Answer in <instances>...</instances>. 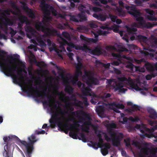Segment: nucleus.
I'll return each instance as SVG.
<instances>
[{
  "label": "nucleus",
  "mask_w": 157,
  "mask_h": 157,
  "mask_svg": "<svg viewBox=\"0 0 157 157\" xmlns=\"http://www.w3.org/2000/svg\"><path fill=\"white\" fill-rule=\"evenodd\" d=\"M52 104H49V106L50 107L49 109L50 112L52 115L51 118L49 120L50 123V127L52 128L55 127L56 125L58 127V130L60 131H64L66 133H67V131L68 130L74 128L79 130L78 128L76 126V125H78L79 124L78 122L76 121L75 118L73 116L71 118H68V121H72L74 123V124H63V123L65 120V117L63 116L58 117L59 116L57 112V105L55 101L52 100Z\"/></svg>",
  "instance_id": "obj_1"
},
{
  "label": "nucleus",
  "mask_w": 157,
  "mask_h": 157,
  "mask_svg": "<svg viewBox=\"0 0 157 157\" xmlns=\"http://www.w3.org/2000/svg\"><path fill=\"white\" fill-rule=\"evenodd\" d=\"M119 82H114V84H113V86L115 89V91L118 90L119 93H124L127 90V89L124 88V84L123 82L128 84L133 89L136 91H140L142 89L137 84L134 82L130 78H127L123 77L117 78Z\"/></svg>",
  "instance_id": "obj_2"
},
{
  "label": "nucleus",
  "mask_w": 157,
  "mask_h": 157,
  "mask_svg": "<svg viewBox=\"0 0 157 157\" xmlns=\"http://www.w3.org/2000/svg\"><path fill=\"white\" fill-rule=\"evenodd\" d=\"M116 124L111 123L108 125V128L110 129L108 131V133L110 135L111 138L105 134L104 136L105 140L107 142L112 140L113 146L117 147L120 145L121 141L123 138L124 135L122 133H119L117 134L115 132L112 131V129L116 128Z\"/></svg>",
  "instance_id": "obj_3"
},
{
  "label": "nucleus",
  "mask_w": 157,
  "mask_h": 157,
  "mask_svg": "<svg viewBox=\"0 0 157 157\" xmlns=\"http://www.w3.org/2000/svg\"><path fill=\"white\" fill-rule=\"evenodd\" d=\"M45 131L44 130H35L34 134L28 137V140L29 142H27L25 140H21L19 139L17 136L15 135H11L8 136V138L10 140H15L18 142L20 146L22 149H24L26 147L31 144V141H37V140L36 139L35 135L43 134H45Z\"/></svg>",
  "instance_id": "obj_4"
},
{
  "label": "nucleus",
  "mask_w": 157,
  "mask_h": 157,
  "mask_svg": "<svg viewBox=\"0 0 157 157\" xmlns=\"http://www.w3.org/2000/svg\"><path fill=\"white\" fill-rule=\"evenodd\" d=\"M24 28L28 38L31 39L32 37H34L35 40L39 44V45L41 47H45L46 46V44L42 40V38L44 36V35H41L31 26H25Z\"/></svg>",
  "instance_id": "obj_5"
},
{
  "label": "nucleus",
  "mask_w": 157,
  "mask_h": 157,
  "mask_svg": "<svg viewBox=\"0 0 157 157\" xmlns=\"http://www.w3.org/2000/svg\"><path fill=\"white\" fill-rule=\"evenodd\" d=\"M35 27L37 30L41 31L48 37L55 36L57 32V31L52 27H48L44 21L36 22L35 24Z\"/></svg>",
  "instance_id": "obj_6"
},
{
  "label": "nucleus",
  "mask_w": 157,
  "mask_h": 157,
  "mask_svg": "<svg viewBox=\"0 0 157 157\" xmlns=\"http://www.w3.org/2000/svg\"><path fill=\"white\" fill-rule=\"evenodd\" d=\"M25 90L24 91L27 93L28 94H30L34 97L37 98L41 97L42 99H44L45 98L48 97V94L46 93L47 90V88H45L43 89V94H41L38 91H34L35 88L33 86V82L31 83L30 85L27 87H25Z\"/></svg>",
  "instance_id": "obj_7"
},
{
  "label": "nucleus",
  "mask_w": 157,
  "mask_h": 157,
  "mask_svg": "<svg viewBox=\"0 0 157 157\" xmlns=\"http://www.w3.org/2000/svg\"><path fill=\"white\" fill-rule=\"evenodd\" d=\"M82 78L86 81V83L90 87H92L93 85H97L99 83L98 79L93 76L91 72L90 71H85Z\"/></svg>",
  "instance_id": "obj_8"
},
{
  "label": "nucleus",
  "mask_w": 157,
  "mask_h": 157,
  "mask_svg": "<svg viewBox=\"0 0 157 157\" xmlns=\"http://www.w3.org/2000/svg\"><path fill=\"white\" fill-rule=\"evenodd\" d=\"M80 50L87 52L90 54L94 55L99 56L103 53V50L99 46H97L94 49L89 48L86 44L80 46Z\"/></svg>",
  "instance_id": "obj_9"
},
{
  "label": "nucleus",
  "mask_w": 157,
  "mask_h": 157,
  "mask_svg": "<svg viewBox=\"0 0 157 157\" xmlns=\"http://www.w3.org/2000/svg\"><path fill=\"white\" fill-rule=\"evenodd\" d=\"M1 18L4 19L5 21H2V22H0V28L6 33L8 30V26L13 25L14 23V21L13 19H10L6 17H4L3 16H1Z\"/></svg>",
  "instance_id": "obj_10"
},
{
  "label": "nucleus",
  "mask_w": 157,
  "mask_h": 157,
  "mask_svg": "<svg viewBox=\"0 0 157 157\" xmlns=\"http://www.w3.org/2000/svg\"><path fill=\"white\" fill-rule=\"evenodd\" d=\"M125 8L128 11V13L133 15L135 18L138 16H140L141 13L140 11L136 9L134 6H129L126 5Z\"/></svg>",
  "instance_id": "obj_11"
},
{
  "label": "nucleus",
  "mask_w": 157,
  "mask_h": 157,
  "mask_svg": "<svg viewBox=\"0 0 157 157\" xmlns=\"http://www.w3.org/2000/svg\"><path fill=\"white\" fill-rule=\"evenodd\" d=\"M136 18V20L139 22V23L140 25V26L143 28L147 29L153 27L155 24H152L149 22H146L144 21V18L140 16H138Z\"/></svg>",
  "instance_id": "obj_12"
},
{
  "label": "nucleus",
  "mask_w": 157,
  "mask_h": 157,
  "mask_svg": "<svg viewBox=\"0 0 157 157\" xmlns=\"http://www.w3.org/2000/svg\"><path fill=\"white\" fill-rule=\"evenodd\" d=\"M136 28H142L140 26V25L139 23L136 22H134L131 25V27H129L128 26H126L127 31L129 34H132L135 33L137 31V29Z\"/></svg>",
  "instance_id": "obj_13"
},
{
  "label": "nucleus",
  "mask_w": 157,
  "mask_h": 157,
  "mask_svg": "<svg viewBox=\"0 0 157 157\" xmlns=\"http://www.w3.org/2000/svg\"><path fill=\"white\" fill-rule=\"evenodd\" d=\"M70 113H71L72 115L73 116H75L76 115L77 116V117L78 118L79 122H80L81 121L85 120V118H83L82 116H80V115H82L83 117L88 119H89L90 118V117L84 111L82 110H80L79 112H78V111H73Z\"/></svg>",
  "instance_id": "obj_14"
},
{
  "label": "nucleus",
  "mask_w": 157,
  "mask_h": 157,
  "mask_svg": "<svg viewBox=\"0 0 157 157\" xmlns=\"http://www.w3.org/2000/svg\"><path fill=\"white\" fill-rule=\"evenodd\" d=\"M135 61L136 63L138 64L144 63V67L147 71H154L153 65L149 63H145V60L144 59L141 58L140 59H135Z\"/></svg>",
  "instance_id": "obj_15"
},
{
  "label": "nucleus",
  "mask_w": 157,
  "mask_h": 157,
  "mask_svg": "<svg viewBox=\"0 0 157 157\" xmlns=\"http://www.w3.org/2000/svg\"><path fill=\"white\" fill-rule=\"evenodd\" d=\"M36 142L31 141L30 144L23 149L26 157H31L34 149L33 144Z\"/></svg>",
  "instance_id": "obj_16"
},
{
  "label": "nucleus",
  "mask_w": 157,
  "mask_h": 157,
  "mask_svg": "<svg viewBox=\"0 0 157 157\" xmlns=\"http://www.w3.org/2000/svg\"><path fill=\"white\" fill-rule=\"evenodd\" d=\"M19 56L17 54L14 55L13 56H8V57L11 60H16L18 61V65L21 68H26L25 63L19 60Z\"/></svg>",
  "instance_id": "obj_17"
},
{
  "label": "nucleus",
  "mask_w": 157,
  "mask_h": 157,
  "mask_svg": "<svg viewBox=\"0 0 157 157\" xmlns=\"http://www.w3.org/2000/svg\"><path fill=\"white\" fill-rule=\"evenodd\" d=\"M93 16L98 20L101 21H104L109 18L108 16L105 13H94Z\"/></svg>",
  "instance_id": "obj_18"
},
{
  "label": "nucleus",
  "mask_w": 157,
  "mask_h": 157,
  "mask_svg": "<svg viewBox=\"0 0 157 157\" xmlns=\"http://www.w3.org/2000/svg\"><path fill=\"white\" fill-rule=\"evenodd\" d=\"M47 42L50 51H54L58 53V50L56 48V44L54 43H52L49 39H47Z\"/></svg>",
  "instance_id": "obj_19"
},
{
  "label": "nucleus",
  "mask_w": 157,
  "mask_h": 157,
  "mask_svg": "<svg viewBox=\"0 0 157 157\" xmlns=\"http://www.w3.org/2000/svg\"><path fill=\"white\" fill-rule=\"evenodd\" d=\"M40 5L43 9H50L52 11L55 10L53 6H50L48 4L46 3L45 0H41Z\"/></svg>",
  "instance_id": "obj_20"
},
{
  "label": "nucleus",
  "mask_w": 157,
  "mask_h": 157,
  "mask_svg": "<svg viewBox=\"0 0 157 157\" xmlns=\"http://www.w3.org/2000/svg\"><path fill=\"white\" fill-rule=\"evenodd\" d=\"M80 39L82 41H84L85 42L89 43L90 42L95 43L98 40L97 38H95V39L91 38H88L82 35H81L80 36Z\"/></svg>",
  "instance_id": "obj_21"
},
{
  "label": "nucleus",
  "mask_w": 157,
  "mask_h": 157,
  "mask_svg": "<svg viewBox=\"0 0 157 157\" xmlns=\"http://www.w3.org/2000/svg\"><path fill=\"white\" fill-rule=\"evenodd\" d=\"M147 112L149 114V117L150 118L154 120L157 118V113L154 109L150 108L148 109Z\"/></svg>",
  "instance_id": "obj_22"
},
{
  "label": "nucleus",
  "mask_w": 157,
  "mask_h": 157,
  "mask_svg": "<svg viewBox=\"0 0 157 157\" xmlns=\"http://www.w3.org/2000/svg\"><path fill=\"white\" fill-rule=\"evenodd\" d=\"M60 38L61 41L60 42V45L62 46L65 45L66 44H67L68 46L71 47V48H74L75 45L73 43L70 42L68 43L67 40L61 36Z\"/></svg>",
  "instance_id": "obj_23"
},
{
  "label": "nucleus",
  "mask_w": 157,
  "mask_h": 157,
  "mask_svg": "<svg viewBox=\"0 0 157 157\" xmlns=\"http://www.w3.org/2000/svg\"><path fill=\"white\" fill-rule=\"evenodd\" d=\"M91 32L96 38H97L99 35L106 36L109 33V32L104 30H100L98 32L92 31Z\"/></svg>",
  "instance_id": "obj_24"
},
{
  "label": "nucleus",
  "mask_w": 157,
  "mask_h": 157,
  "mask_svg": "<svg viewBox=\"0 0 157 157\" xmlns=\"http://www.w3.org/2000/svg\"><path fill=\"white\" fill-rule=\"evenodd\" d=\"M90 87H86L84 84L82 85V91L83 94L85 95H90V92L91 90V89Z\"/></svg>",
  "instance_id": "obj_25"
},
{
  "label": "nucleus",
  "mask_w": 157,
  "mask_h": 157,
  "mask_svg": "<svg viewBox=\"0 0 157 157\" xmlns=\"http://www.w3.org/2000/svg\"><path fill=\"white\" fill-rule=\"evenodd\" d=\"M25 10L26 11L29 17L33 19H35L36 17L35 13L34 11L30 9L29 7H26L25 8Z\"/></svg>",
  "instance_id": "obj_26"
},
{
  "label": "nucleus",
  "mask_w": 157,
  "mask_h": 157,
  "mask_svg": "<svg viewBox=\"0 0 157 157\" xmlns=\"http://www.w3.org/2000/svg\"><path fill=\"white\" fill-rule=\"evenodd\" d=\"M79 22H82L86 21L87 20V17L85 15V13H80L77 14Z\"/></svg>",
  "instance_id": "obj_27"
},
{
  "label": "nucleus",
  "mask_w": 157,
  "mask_h": 157,
  "mask_svg": "<svg viewBox=\"0 0 157 157\" xmlns=\"http://www.w3.org/2000/svg\"><path fill=\"white\" fill-rule=\"evenodd\" d=\"M150 45L152 48H157V37L151 36L150 40Z\"/></svg>",
  "instance_id": "obj_28"
},
{
  "label": "nucleus",
  "mask_w": 157,
  "mask_h": 157,
  "mask_svg": "<svg viewBox=\"0 0 157 157\" xmlns=\"http://www.w3.org/2000/svg\"><path fill=\"white\" fill-rule=\"evenodd\" d=\"M76 59L78 61V63L76 66V69L81 70V69L83 67L82 59L78 56H76Z\"/></svg>",
  "instance_id": "obj_29"
},
{
  "label": "nucleus",
  "mask_w": 157,
  "mask_h": 157,
  "mask_svg": "<svg viewBox=\"0 0 157 157\" xmlns=\"http://www.w3.org/2000/svg\"><path fill=\"white\" fill-rule=\"evenodd\" d=\"M86 9V6L84 5H80L78 7V9L81 12V13H86L88 14H90L89 10Z\"/></svg>",
  "instance_id": "obj_30"
},
{
  "label": "nucleus",
  "mask_w": 157,
  "mask_h": 157,
  "mask_svg": "<svg viewBox=\"0 0 157 157\" xmlns=\"http://www.w3.org/2000/svg\"><path fill=\"white\" fill-rule=\"evenodd\" d=\"M21 19H22L23 21H24V23L26 24L25 26H30L31 25L30 21L28 20L27 17L25 15H22L19 16Z\"/></svg>",
  "instance_id": "obj_31"
},
{
  "label": "nucleus",
  "mask_w": 157,
  "mask_h": 157,
  "mask_svg": "<svg viewBox=\"0 0 157 157\" xmlns=\"http://www.w3.org/2000/svg\"><path fill=\"white\" fill-rule=\"evenodd\" d=\"M135 127L136 129H139L140 132L144 134V130H145V127L144 124H142L140 125L137 124Z\"/></svg>",
  "instance_id": "obj_32"
},
{
  "label": "nucleus",
  "mask_w": 157,
  "mask_h": 157,
  "mask_svg": "<svg viewBox=\"0 0 157 157\" xmlns=\"http://www.w3.org/2000/svg\"><path fill=\"white\" fill-rule=\"evenodd\" d=\"M105 109L102 105H99L96 108V111L98 114H101L104 112Z\"/></svg>",
  "instance_id": "obj_33"
},
{
  "label": "nucleus",
  "mask_w": 157,
  "mask_h": 157,
  "mask_svg": "<svg viewBox=\"0 0 157 157\" xmlns=\"http://www.w3.org/2000/svg\"><path fill=\"white\" fill-rule=\"evenodd\" d=\"M65 91L69 94H71L73 92V88L70 85H68L66 86Z\"/></svg>",
  "instance_id": "obj_34"
},
{
  "label": "nucleus",
  "mask_w": 157,
  "mask_h": 157,
  "mask_svg": "<svg viewBox=\"0 0 157 157\" xmlns=\"http://www.w3.org/2000/svg\"><path fill=\"white\" fill-rule=\"evenodd\" d=\"M82 72L81 70L76 69L74 75L72 77L78 79L79 76L82 75Z\"/></svg>",
  "instance_id": "obj_35"
},
{
  "label": "nucleus",
  "mask_w": 157,
  "mask_h": 157,
  "mask_svg": "<svg viewBox=\"0 0 157 157\" xmlns=\"http://www.w3.org/2000/svg\"><path fill=\"white\" fill-rule=\"evenodd\" d=\"M140 110V106L136 105H133L129 109V111L130 112H134Z\"/></svg>",
  "instance_id": "obj_36"
},
{
  "label": "nucleus",
  "mask_w": 157,
  "mask_h": 157,
  "mask_svg": "<svg viewBox=\"0 0 157 157\" xmlns=\"http://www.w3.org/2000/svg\"><path fill=\"white\" fill-rule=\"evenodd\" d=\"M47 97L49 99L48 101H47L46 100L43 101L42 102L44 105H49V104H50V103L52 101V99L53 98V97L52 96L50 95Z\"/></svg>",
  "instance_id": "obj_37"
},
{
  "label": "nucleus",
  "mask_w": 157,
  "mask_h": 157,
  "mask_svg": "<svg viewBox=\"0 0 157 157\" xmlns=\"http://www.w3.org/2000/svg\"><path fill=\"white\" fill-rule=\"evenodd\" d=\"M117 10L118 13V15L120 16L124 17L126 14L125 12L123 10L122 8H118Z\"/></svg>",
  "instance_id": "obj_38"
},
{
  "label": "nucleus",
  "mask_w": 157,
  "mask_h": 157,
  "mask_svg": "<svg viewBox=\"0 0 157 157\" xmlns=\"http://www.w3.org/2000/svg\"><path fill=\"white\" fill-rule=\"evenodd\" d=\"M62 36L67 40L70 41L71 40V37L69 34L67 32H64L62 33Z\"/></svg>",
  "instance_id": "obj_39"
},
{
  "label": "nucleus",
  "mask_w": 157,
  "mask_h": 157,
  "mask_svg": "<svg viewBox=\"0 0 157 157\" xmlns=\"http://www.w3.org/2000/svg\"><path fill=\"white\" fill-rule=\"evenodd\" d=\"M137 38L140 41L143 42H145L147 40V37L141 35H138L137 36Z\"/></svg>",
  "instance_id": "obj_40"
},
{
  "label": "nucleus",
  "mask_w": 157,
  "mask_h": 157,
  "mask_svg": "<svg viewBox=\"0 0 157 157\" xmlns=\"http://www.w3.org/2000/svg\"><path fill=\"white\" fill-rule=\"evenodd\" d=\"M70 21L76 22H79L77 16L74 15H71L70 16Z\"/></svg>",
  "instance_id": "obj_41"
},
{
  "label": "nucleus",
  "mask_w": 157,
  "mask_h": 157,
  "mask_svg": "<svg viewBox=\"0 0 157 157\" xmlns=\"http://www.w3.org/2000/svg\"><path fill=\"white\" fill-rule=\"evenodd\" d=\"M18 20L19 21L18 24V27L19 29H23L22 26H23L24 21H23L22 19H21L19 16L18 17Z\"/></svg>",
  "instance_id": "obj_42"
},
{
  "label": "nucleus",
  "mask_w": 157,
  "mask_h": 157,
  "mask_svg": "<svg viewBox=\"0 0 157 157\" xmlns=\"http://www.w3.org/2000/svg\"><path fill=\"white\" fill-rule=\"evenodd\" d=\"M90 9L92 10L94 12H98L101 10V9L100 8L97 7H93L89 4L88 5Z\"/></svg>",
  "instance_id": "obj_43"
},
{
  "label": "nucleus",
  "mask_w": 157,
  "mask_h": 157,
  "mask_svg": "<svg viewBox=\"0 0 157 157\" xmlns=\"http://www.w3.org/2000/svg\"><path fill=\"white\" fill-rule=\"evenodd\" d=\"M80 137H78V139L79 140H82L83 142H86L87 141V139L86 137V136L84 133H81L80 134Z\"/></svg>",
  "instance_id": "obj_44"
},
{
  "label": "nucleus",
  "mask_w": 157,
  "mask_h": 157,
  "mask_svg": "<svg viewBox=\"0 0 157 157\" xmlns=\"http://www.w3.org/2000/svg\"><path fill=\"white\" fill-rule=\"evenodd\" d=\"M90 143L92 144V147L94 149H97L98 147H100L99 146V144L97 142L91 141H90Z\"/></svg>",
  "instance_id": "obj_45"
},
{
  "label": "nucleus",
  "mask_w": 157,
  "mask_h": 157,
  "mask_svg": "<svg viewBox=\"0 0 157 157\" xmlns=\"http://www.w3.org/2000/svg\"><path fill=\"white\" fill-rule=\"evenodd\" d=\"M122 63L121 59H119L117 60H114L111 63V64L114 66H118Z\"/></svg>",
  "instance_id": "obj_46"
},
{
  "label": "nucleus",
  "mask_w": 157,
  "mask_h": 157,
  "mask_svg": "<svg viewBox=\"0 0 157 157\" xmlns=\"http://www.w3.org/2000/svg\"><path fill=\"white\" fill-rule=\"evenodd\" d=\"M71 103L70 102L68 103L67 104H66V107L68 109L67 110V111H69V110L70 112H71L72 111H74V107L70 105Z\"/></svg>",
  "instance_id": "obj_47"
},
{
  "label": "nucleus",
  "mask_w": 157,
  "mask_h": 157,
  "mask_svg": "<svg viewBox=\"0 0 157 157\" xmlns=\"http://www.w3.org/2000/svg\"><path fill=\"white\" fill-rule=\"evenodd\" d=\"M70 136L74 139H77L78 136L77 134L74 132H70L69 133Z\"/></svg>",
  "instance_id": "obj_48"
},
{
  "label": "nucleus",
  "mask_w": 157,
  "mask_h": 157,
  "mask_svg": "<svg viewBox=\"0 0 157 157\" xmlns=\"http://www.w3.org/2000/svg\"><path fill=\"white\" fill-rule=\"evenodd\" d=\"M106 49L107 50L110 51H117V50L115 46L111 45L107 46L106 47Z\"/></svg>",
  "instance_id": "obj_49"
},
{
  "label": "nucleus",
  "mask_w": 157,
  "mask_h": 157,
  "mask_svg": "<svg viewBox=\"0 0 157 157\" xmlns=\"http://www.w3.org/2000/svg\"><path fill=\"white\" fill-rule=\"evenodd\" d=\"M156 76V74L151 73L150 74L147 75L146 76V79L147 80H150L152 78H154Z\"/></svg>",
  "instance_id": "obj_50"
},
{
  "label": "nucleus",
  "mask_w": 157,
  "mask_h": 157,
  "mask_svg": "<svg viewBox=\"0 0 157 157\" xmlns=\"http://www.w3.org/2000/svg\"><path fill=\"white\" fill-rule=\"evenodd\" d=\"M130 141V140L129 138H127L126 139L124 140V142L127 147H131Z\"/></svg>",
  "instance_id": "obj_51"
},
{
  "label": "nucleus",
  "mask_w": 157,
  "mask_h": 157,
  "mask_svg": "<svg viewBox=\"0 0 157 157\" xmlns=\"http://www.w3.org/2000/svg\"><path fill=\"white\" fill-rule=\"evenodd\" d=\"M147 18L150 21H156L157 18L153 15H147Z\"/></svg>",
  "instance_id": "obj_52"
},
{
  "label": "nucleus",
  "mask_w": 157,
  "mask_h": 157,
  "mask_svg": "<svg viewBox=\"0 0 157 157\" xmlns=\"http://www.w3.org/2000/svg\"><path fill=\"white\" fill-rule=\"evenodd\" d=\"M149 55L152 58H154L155 60H157V51L155 53H150Z\"/></svg>",
  "instance_id": "obj_53"
},
{
  "label": "nucleus",
  "mask_w": 157,
  "mask_h": 157,
  "mask_svg": "<svg viewBox=\"0 0 157 157\" xmlns=\"http://www.w3.org/2000/svg\"><path fill=\"white\" fill-rule=\"evenodd\" d=\"M101 152L102 155L104 156L106 155L108 153V151L104 148L101 149Z\"/></svg>",
  "instance_id": "obj_54"
},
{
  "label": "nucleus",
  "mask_w": 157,
  "mask_h": 157,
  "mask_svg": "<svg viewBox=\"0 0 157 157\" xmlns=\"http://www.w3.org/2000/svg\"><path fill=\"white\" fill-rule=\"evenodd\" d=\"M69 27V25L67 22L63 23V25H60V28L61 29H64L66 28Z\"/></svg>",
  "instance_id": "obj_55"
},
{
  "label": "nucleus",
  "mask_w": 157,
  "mask_h": 157,
  "mask_svg": "<svg viewBox=\"0 0 157 157\" xmlns=\"http://www.w3.org/2000/svg\"><path fill=\"white\" fill-rule=\"evenodd\" d=\"M146 13L150 15H153L154 12L153 10H151L150 9H147L145 10Z\"/></svg>",
  "instance_id": "obj_56"
},
{
  "label": "nucleus",
  "mask_w": 157,
  "mask_h": 157,
  "mask_svg": "<svg viewBox=\"0 0 157 157\" xmlns=\"http://www.w3.org/2000/svg\"><path fill=\"white\" fill-rule=\"evenodd\" d=\"M114 105L115 106H116V107L119 108L121 109H124V105L123 104H114Z\"/></svg>",
  "instance_id": "obj_57"
},
{
  "label": "nucleus",
  "mask_w": 157,
  "mask_h": 157,
  "mask_svg": "<svg viewBox=\"0 0 157 157\" xmlns=\"http://www.w3.org/2000/svg\"><path fill=\"white\" fill-rule=\"evenodd\" d=\"M98 137L99 138L98 143L101 145H103L104 142L103 139L101 138V135L99 134L98 135Z\"/></svg>",
  "instance_id": "obj_58"
},
{
  "label": "nucleus",
  "mask_w": 157,
  "mask_h": 157,
  "mask_svg": "<svg viewBox=\"0 0 157 157\" xmlns=\"http://www.w3.org/2000/svg\"><path fill=\"white\" fill-rule=\"evenodd\" d=\"M104 147V148L108 150V149L110 148L111 147L109 143H105L102 145Z\"/></svg>",
  "instance_id": "obj_59"
},
{
  "label": "nucleus",
  "mask_w": 157,
  "mask_h": 157,
  "mask_svg": "<svg viewBox=\"0 0 157 157\" xmlns=\"http://www.w3.org/2000/svg\"><path fill=\"white\" fill-rule=\"evenodd\" d=\"M149 124L151 126H153L155 124L157 123V121H152L151 120H149L148 121Z\"/></svg>",
  "instance_id": "obj_60"
},
{
  "label": "nucleus",
  "mask_w": 157,
  "mask_h": 157,
  "mask_svg": "<svg viewBox=\"0 0 157 157\" xmlns=\"http://www.w3.org/2000/svg\"><path fill=\"white\" fill-rule=\"evenodd\" d=\"M9 29L10 30V33L11 35V36L13 37V36H14L16 34V32L12 28L10 27Z\"/></svg>",
  "instance_id": "obj_61"
},
{
  "label": "nucleus",
  "mask_w": 157,
  "mask_h": 157,
  "mask_svg": "<svg viewBox=\"0 0 157 157\" xmlns=\"http://www.w3.org/2000/svg\"><path fill=\"white\" fill-rule=\"evenodd\" d=\"M110 17L112 21L114 22H115V21L117 19V17L114 15H110Z\"/></svg>",
  "instance_id": "obj_62"
},
{
  "label": "nucleus",
  "mask_w": 157,
  "mask_h": 157,
  "mask_svg": "<svg viewBox=\"0 0 157 157\" xmlns=\"http://www.w3.org/2000/svg\"><path fill=\"white\" fill-rule=\"evenodd\" d=\"M82 98L84 103L86 105H88L89 104L88 102V99L86 97H83Z\"/></svg>",
  "instance_id": "obj_63"
},
{
  "label": "nucleus",
  "mask_w": 157,
  "mask_h": 157,
  "mask_svg": "<svg viewBox=\"0 0 157 157\" xmlns=\"http://www.w3.org/2000/svg\"><path fill=\"white\" fill-rule=\"evenodd\" d=\"M112 56L116 58H121V55L119 53H112Z\"/></svg>",
  "instance_id": "obj_64"
}]
</instances>
